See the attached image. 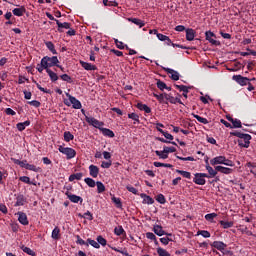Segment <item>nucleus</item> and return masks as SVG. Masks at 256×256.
Returning a JSON list of instances; mask_svg holds the SVG:
<instances>
[{
  "mask_svg": "<svg viewBox=\"0 0 256 256\" xmlns=\"http://www.w3.org/2000/svg\"><path fill=\"white\" fill-rule=\"evenodd\" d=\"M232 137H238V145L239 147H244V149H249V145H251V135L244 134L238 131L230 132Z\"/></svg>",
  "mask_w": 256,
  "mask_h": 256,
  "instance_id": "f257e3e1",
  "label": "nucleus"
},
{
  "mask_svg": "<svg viewBox=\"0 0 256 256\" xmlns=\"http://www.w3.org/2000/svg\"><path fill=\"white\" fill-rule=\"evenodd\" d=\"M210 165H226L227 167H233V161L227 159L225 156H217L210 160Z\"/></svg>",
  "mask_w": 256,
  "mask_h": 256,
  "instance_id": "f03ea898",
  "label": "nucleus"
},
{
  "mask_svg": "<svg viewBox=\"0 0 256 256\" xmlns=\"http://www.w3.org/2000/svg\"><path fill=\"white\" fill-rule=\"evenodd\" d=\"M42 65L46 66L47 69L51 67H56V65L59 63V58L57 56H44L42 59Z\"/></svg>",
  "mask_w": 256,
  "mask_h": 256,
  "instance_id": "7ed1b4c3",
  "label": "nucleus"
},
{
  "mask_svg": "<svg viewBox=\"0 0 256 256\" xmlns=\"http://www.w3.org/2000/svg\"><path fill=\"white\" fill-rule=\"evenodd\" d=\"M58 151L60 153H62L63 155H66V159H68V160L75 159V157L77 155V151H75V149L69 148V147L59 146Z\"/></svg>",
  "mask_w": 256,
  "mask_h": 256,
  "instance_id": "20e7f679",
  "label": "nucleus"
},
{
  "mask_svg": "<svg viewBox=\"0 0 256 256\" xmlns=\"http://www.w3.org/2000/svg\"><path fill=\"white\" fill-rule=\"evenodd\" d=\"M205 39H206V41H208L209 43H211L215 47H219V45H221V42L216 40L217 35H215V33H213L212 31H206L205 32Z\"/></svg>",
  "mask_w": 256,
  "mask_h": 256,
  "instance_id": "39448f33",
  "label": "nucleus"
},
{
  "mask_svg": "<svg viewBox=\"0 0 256 256\" xmlns=\"http://www.w3.org/2000/svg\"><path fill=\"white\" fill-rule=\"evenodd\" d=\"M205 178H209V174L207 173H196L193 178V183L196 185H205L207 180Z\"/></svg>",
  "mask_w": 256,
  "mask_h": 256,
  "instance_id": "423d86ee",
  "label": "nucleus"
},
{
  "mask_svg": "<svg viewBox=\"0 0 256 256\" xmlns=\"http://www.w3.org/2000/svg\"><path fill=\"white\" fill-rule=\"evenodd\" d=\"M171 241H175V236L172 233H166L165 230H161L162 245H169Z\"/></svg>",
  "mask_w": 256,
  "mask_h": 256,
  "instance_id": "0eeeda50",
  "label": "nucleus"
},
{
  "mask_svg": "<svg viewBox=\"0 0 256 256\" xmlns=\"http://www.w3.org/2000/svg\"><path fill=\"white\" fill-rule=\"evenodd\" d=\"M85 121L95 127L96 129H101L103 127V122L95 119L94 117L85 116Z\"/></svg>",
  "mask_w": 256,
  "mask_h": 256,
  "instance_id": "6e6552de",
  "label": "nucleus"
},
{
  "mask_svg": "<svg viewBox=\"0 0 256 256\" xmlns=\"http://www.w3.org/2000/svg\"><path fill=\"white\" fill-rule=\"evenodd\" d=\"M233 81H236L238 85H241V87H245L251 80L247 77H243L242 75H234L232 77Z\"/></svg>",
  "mask_w": 256,
  "mask_h": 256,
  "instance_id": "1a4fd4ad",
  "label": "nucleus"
},
{
  "mask_svg": "<svg viewBox=\"0 0 256 256\" xmlns=\"http://www.w3.org/2000/svg\"><path fill=\"white\" fill-rule=\"evenodd\" d=\"M66 97H68L73 109H81L83 106L81 104V101L77 100L75 96H72L69 93H66Z\"/></svg>",
  "mask_w": 256,
  "mask_h": 256,
  "instance_id": "9d476101",
  "label": "nucleus"
},
{
  "mask_svg": "<svg viewBox=\"0 0 256 256\" xmlns=\"http://www.w3.org/2000/svg\"><path fill=\"white\" fill-rule=\"evenodd\" d=\"M161 69H163L164 71H166V73H169L170 79H172V81H179V72L171 69V68H165V67H161Z\"/></svg>",
  "mask_w": 256,
  "mask_h": 256,
  "instance_id": "9b49d317",
  "label": "nucleus"
},
{
  "mask_svg": "<svg viewBox=\"0 0 256 256\" xmlns=\"http://www.w3.org/2000/svg\"><path fill=\"white\" fill-rule=\"evenodd\" d=\"M211 247H214V249H217L218 251H220L222 253L223 251H225V249H227V244H225L222 241H214L211 244Z\"/></svg>",
  "mask_w": 256,
  "mask_h": 256,
  "instance_id": "f8f14e48",
  "label": "nucleus"
},
{
  "mask_svg": "<svg viewBox=\"0 0 256 256\" xmlns=\"http://www.w3.org/2000/svg\"><path fill=\"white\" fill-rule=\"evenodd\" d=\"M56 24L58 26V33H63V29H71V23L63 22L61 23L59 20H56Z\"/></svg>",
  "mask_w": 256,
  "mask_h": 256,
  "instance_id": "ddd939ff",
  "label": "nucleus"
},
{
  "mask_svg": "<svg viewBox=\"0 0 256 256\" xmlns=\"http://www.w3.org/2000/svg\"><path fill=\"white\" fill-rule=\"evenodd\" d=\"M80 65L81 67H83V69H85V71H97V66L89 63V62H85V61H80Z\"/></svg>",
  "mask_w": 256,
  "mask_h": 256,
  "instance_id": "4468645a",
  "label": "nucleus"
},
{
  "mask_svg": "<svg viewBox=\"0 0 256 256\" xmlns=\"http://www.w3.org/2000/svg\"><path fill=\"white\" fill-rule=\"evenodd\" d=\"M18 221L21 225H29V219L27 218V214L25 212H18Z\"/></svg>",
  "mask_w": 256,
  "mask_h": 256,
  "instance_id": "2eb2a0df",
  "label": "nucleus"
},
{
  "mask_svg": "<svg viewBox=\"0 0 256 256\" xmlns=\"http://www.w3.org/2000/svg\"><path fill=\"white\" fill-rule=\"evenodd\" d=\"M27 203V198L23 194H20L16 197V203L14 204V207H23Z\"/></svg>",
  "mask_w": 256,
  "mask_h": 256,
  "instance_id": "dca6fc26",
  "label": "nucleus"
},
{
  "mask_svg": "<svg viewBox=\"0 0 256 256\" xmlns=\"http://www.w3.org/2000/svg\"><path fill=\"white\" fill-rule=\"evenodd\" d=\"M89 173L90 176L93 177V179H97V177H99V167L91 164L89 166Z\"/></svg>",
  "mask_w": 256,
  "mask_h": 256,
  "instance_id": "f3484780",
  "label": "nucleus"
},
{
  "mask_svg": "<svg viewBox=\"0 0 256 256\" xmlns=\"http://www.w3.org/2000/svg\"><path fill=\"white\" fill-rule=\"evenodd\" d=\"M26 11L27 10L25 9V6H21L20 8H14L12 10V13L16 17H23V15H25Z\"/></svg>",
  "mask_w": 256,
  "mask_h": 256,
  "instance_id": "a211bd4d",
  "label": "nucleus"
},
{
  "mask_svg": "<svg viewBox=\"0 0 256 256\" xmlns=\"http://www.w3.org/2000/svg\"><path fill=\"white\" fill-rule=\"evenodd\" d=\"M102 135H104V137H109L110 139H113V137H115V132H113L111 129L109 128H99Z\"/></svg>",
  "mask_w": 256,
  "mask_h": 256,
  "instance_id": "6ab92c4d",
  "label": "nucleus"
},
{
  "mask_svg": "<svg viewBox=\"0 0 256 256\" xmlns=\"http://www.w3.org/2000/svg\"><path fill=\"white\" fill-rule=\"evenodd\" d=\"M215 169L216 171H218L219 173H223L224 175H231V173H233V169L223 166H216Z\"/></svg>",
  "mask_w": 256,
  "mask_h": 256,
  "instance_id": "aec40b11",
  "label": "nucleus"
},
{
  "mask_svg": "<svg viewBox=\"0 0 256 256\" xmlns=\"http://www.w3.org/2000/svg\"><path fill=\"white\" fill-rule=\"evenodd\" d=\"M195 33L193 28L186 29V41H193L195 39Z\"/></svg>",
  "mask_w": 256,
  "mask_h": 256,
  "instance_id": "412c9836",
  "label": "nucleus"
},
{
  "mask_svg": "<svg viewBox=\"0 0 256 256\" xmlns=\"http://www.w3.org/2000/svg\"><path fill=\"white\" fill-rule=\"evenodd\" d=\"M46 73H48V76L52 83H55V81H59V76L57 75V73L53 72V70H51L50 68L47 69Z\"/></svg>",
  "mask_w": 256,
  "mask_h": 256,
  "instance_id": "4be33fe9",
  "label": "nucleus"
},
{
  "mask_svg": "<svg viewBox=\"0 0 256 256\" xmlns=\"http://www.w3.org/2000/svg\"><path fill=\"white\" fill-rule=\"evenodd\" d=\"M140 197L143 199V203H146L147 205H153L155 203V200L151 198V196H148L147 194H140Z\"/></svg>",
  "mask_w": 256,
  "mask_h": 256,
  "instance_id": "5701e85b",
  "label": "nucleus"
},
{
  "mask_svg": "<svg viewBox=\"0 0 256 256\" xmlns=\"http://www.w3.org/2000/svg\"><path fill=\"white\" fill-rule=\"evenodd\" d=\"M128 21L130 23H134V25H137L138 27H145V22L139 18H128Z\"/></svg>",
  "mask_w": 256,
  "mask_h": 256,
  "instance_id": "b1692460",
  "label": "nucleus"
},
{
  "mask_svg": "<svg viewBox=\"0 0 256 256\" xmlns=\"http://www.w3.org/2000/svg\"><path fill=\"white\" fill-rule=\"evenodd\" d=\"M206 170L208 171V179H211L213 177L217 176V169H213L210 165H206Z\"/></svg>",
  "mask_w": 256,
  "mask_h": 256,
  "instance_id": "393cba45",
  "label": "nucleus"
},
{
  "mask_svg": "<svg viewBox=\"0 0 256 256\" xmlns=\"http://www.w3.org/2000/svg\"><path fill=\"white\" fill-rule=\"evenodd\" d=\"M136 107L140 111H144L145 113H151V108H149V106H147V104H143V103L139 102V103H137Z\"/></svg>",
  "mask_w": 256,
  "mask_h": 256,
  "instance_id": "a878e982",
  "label": "nucleus"
},
{
  "mask_svg": "<svg viewBox=\"0 0 256 256\" xmlns=\"http://www.w3.org/2000/svg\"><path fill=\"white\" fill-rule=\"evenodd\" d=\"M81 179H83V173L79 172V173H74V174H71L69 176V181L72 182V181H81Z\"/></svg>",
  "mask_w": 256,
  "mask_h": 256,
  "instance_id": "bb28decb",
  "label": "nucleus"
},
{
  "mask_svg": "<svg viewBox=\"0 0 256 256\" xmlns=\"http://www.w3.org/2000/svg\"><path fill=\"white\" fill-rule=\"evenodd\" d=\"M12 161L15 165H19L20 167L24 168V169H27V165L29 163H27V160H19V159H15V158H12Z\"/></svg>",
  "mask_w": 256,
  "mask_h": 256,
  "instance_id": "cd10ccee",
  "label": "nucleus"
},
{
  "mask_svg": "<svg viewBox=\"0 0 256 256\" xmlns=\"http://www.w3.org/2000/svg\"><path fill=\"white\" fill-rule=\"evenodd\" d=\"M45 45L53 55H57V50L55 49V44H53V42L47 41L45 42Z\"/></svg>",
  "mask_w": 256,
  "mask_h": 256,
  "instance_id": "c85d7f7f",
  "label": "nucleus"
},
{
  "mask_svg": "<svg viewBox=\"0 0 256 256\" xmlns=\"http://www.w3.org/2000/svg\"><path fill=\"white\" fill-rule=\"evenodd\" d=\"M69 201H71V203H80V205L83 203V198L81 196H77L75 194H72L70 196Z\"/></svg>",
  "mask_w": 256,
  "mask_h": 256,
  "instance_id": "c756f323",
  "label": "nucleus"
},
{
  "mask_svg": "<svg viewBox=\"0 0 256 256\" xmlns=\"http://www.w3.org/2000/svg\"><path fill=\"white\" fill-rule=\"evenodd\" d=\"M114 233L117 235V237H121V235H127V233L125 232V229H123V226L115 227Z\"/></svg>",
  "mask_w": 256,
  "mask_h": 256,
  "instance_id": "7c9ffc66",
  "label": "nucleus"
},
{
  "mask_svg": "<svg viewBox=\"0 0 256 256\" xmlns=\"http://www.w3.org/2000/svg\"><path fill=\"white\" fill-rule=\"evenodd\" d=\"M20 249H22V251H23L24 253H26L27 255H31V256L37 255V253H35V251H33L31 248H29V247H27V246H25V245H22V246L20 247Z\"/></svg>",
  "mask_w": 256,
  "mask_h": 256,
  "instance_id": "2f4dec72",
  "label": "nucleus"
},
{
  "mask_svg": "<svg viewBox=\"0 0 256 256\" xmlns=\"http://www.w3.org/2000/svg\"><path fill=\"white\" fill-rule=\"evenodd\" d=\"M73 139H75V136L71 132H69V131L64 132V141L66 143L73 141Z\"/></svg>",
  "mask_w": 256,
  "mask_h": 256,
  "instance_id": "473e14b6",
  "label": "nucleus"
},
{
  "mask_svg": "<svg viewBox=\"0 0 256 256\" xmlns=\"http://www.w3.org/2000/svg\"><path fill=\"white\" fill-rule=\"evenodd\" d=\"M219 224L221 225V227H223V229H231V227H233V222L231 221L229 222V221L221 220Z\"/></svg>",
  "mask_w": 256,
  "mask_h": 256,
  "instance_id": "72a5a7b5",
  "label": "nucleus"
},
{
  "mask_svg": "<svg viewBox=\"0 0 256 256\" xmlns=\"http://www.w3.org/2000/svg\"><path fill=\"white\" fill-rule=\"evenodd\" d=\"M112 202L116 205L117 209H123V203L121 202V198L112 197Z\"/></svg>",
  "mask_w": 256,
  "mask_h": 256,
  "instance_id": "f704fd0d",
  "label": "nucleus"
},
{
  "mask_svg": "<svg viewBox=\"0 0 256 256\" xmlns=\"http://www.w3.org/2000/svg\"><path fill=\"white\" fill-rule=\"evenodd\" d=\"M87 243H88V247H89V245H91L92 247H94V249H99L101 247V245H99V242H97L91 238L87 239Z\"/></svg>",
  "mask_w": 256,
  "mask_h": 256,
  "instance_id": "c9c22d12",
  "label": "nucleus"
},
{
  "mask_svg": "<svg viewBox=\"0 0 256 256\" xmlns=\"http://www.w3.org/2000/svg\"><path fill=\"white\" fill-rule=\"evenodd\" d=\"M194 119H196L199 123H202L203 125L209 124V120H207V118L201 117L197 114H194Z\"/></svg>",
  "mask_w": 256,
  "mask_h": 256,
  "instance_id": "e433bc0d",
  "label": "nucleus"
},
{
  "mask_svg": "<svg viewBox=\"0 0 256 256\" xmlns=\"http://www.w3.org/2000/svg\"><path fill=\"white\" fill-rule=\"evenodd\" d=\"M96 186H97V193H105V184H103V182L97 181Z\"/></svg>",
  "mask_w": 256,
  "mask_h": 256,
  "instance_id": "4c0bfd02",
  "label": "nucleus"
},
{
  "mask_svg": "<svg viewBox=\"0 0 256 256\" xmlns=\"http://www.w3.org/2000/svg\"><path fill=\"white\" fill-rule=\"evenodd\" d=\"M61 233V229L59 227H55L52 231V239H55L56 241L59 239V234Z\"/></svg>",
  "mask_w": 256,
  "mask_h": 256,
  "instance_id": "58836bf2",
  "label": "nucleus"
},
{
  "mask_svg": "<svg viewBox=\"0 0 256 256\" xmlns=\"http://www.w3.org/2000/svg\"><path fill=\"white\" fill-rule=\"evenodd\" d=\"M36 69L38 73H43V71H46L47 73V69L49 68H47V66H45V64H43V61L41 60L40 64H37Z\"/></svg>",
  "mask_w": 256,
  "mask_h": 256,
  "instance_id": "ea45409f",
  "label": "nucleus"
},
{
  "mask_svg": "<svg viewBox=\"0 0 256 256\" xmlns=\"http://www.w3.org/2000/svg\"><path fill=\"white\" fill-rule=\"evenodd\" d=\"M146 238L150 239V241H154L155 245H159V242H157V237L155 236V234H153V232H147Z\"/></svg>",
  "mask_w": 256,
  "mask_h": 256,
  "instance_id": "a19ab883",
  "label": "nucleus"
},
{
  "mask_svg": "<svg viewBox=\"0 0 256 256\" xmlns=\"http://www.w3.org/2000/svg\"><path fill=\"white\" fill-rule=\"evenodd\" d=\"M169 99H171V94H167L165 92L161 93V102L162 103H165V102H166V104L169 103Z\"/></svg>",
  "mask_w": 256,
  "mask_h": 256,
  "instance_id": "79ce46f5",
  "label": "nucleus"
},
{
  "mask_svg": "<svg viewBox=\"0 0 256 256\" xmlns=\"http://www.w3.org/2000/svg\"><path fill=\"white\" fill-rule=\"evenodd\" d=\"M196 235H201L204 239H209V237H211V233L207 230H199Z\"/></svg>",
  "mask_w": 256,
  "mask_h": 256,
  "instance_id": "37998d69",
  "label": "nucleus"
},
{
  "mask_svg": "<svg viewBox=\"0 0 256 256\" xmlns=\"http://www.w3.org/2000/svg\"><path fill=\"white\" fill-rule=\"evenodd\" d=\"M241 127V120L235 118L234 121L232 122V129H241Z\"/></svg>",
  "mask_w": 256,
  "mask_h": 256,
  "instance_id": "c03bdc74",
  "label": "nucleus"
},
{
  "mask_svg": "<svg viewBox=\"0 0 256 256\" xmlns=\"http://www.w3.org/2000/svg\"><path fill=\"white\" fill-rule=\"evenodd\" d=\"M176 173H179V175H182L185 179H191V173L188 171L176 170Z\"/></svg>",
  "mask_w": 256,
  "mask_h": 256,
  "instance_id": "a18cd8bd",
  "label": "nucleus"
},
{
  "mask_svg": "<svg viewBox=\"0 0 256 256\" xmlns=\"http://www.w3.org/2000/svg\"><path fill=\"white\" fill-rule=\"evenodd\" d=\"M168 103H171L172 105H175L177 103H179L180 105H183V102L181 101L180 98H177V97L175 98L173 96H170Z\"/></svg>",
  "mask_w": 256,
  "mask_h": 256,
  "instance_id": "49530a36",
  "label": "nucleus"
},
{
  "mask_svg": "<svg viewBox=\"0 0 256 256\" xmlns=\"http://www.w3.org/2000/svg\"><path fill=\"white\" fill-rule=\"evenodd\" d=\"M60 79H62V81H66V83H73V78H71L69 74L60 75Z\"/></svg>",
  "mask_w": 256,
  "mask_h": 256,
  "instance_id": "de8ad7c7",
  "label": "nucleus"
},
{
  "mask_svg": "<svg viewBox=\"0 0 256 256\" xmlns=\"http://www.w3.org/2000/svg\"><path fill=\"white\" fill-rule=\"evenodd\" d=\"M76 239L77 245H85L86 247H89V243L85 242V240H83L81 236L76 235Z\"/></svg>",
  "mask_w": 256,
  "mask_h": 256,
  "instance_id": "09e8293b",
  "label": "nucleus"
},
{
  "mask_svg": "<svg viewBox=\"0 0 256 256\" xmlns=\"http://www.w3.org/2000/svg\"><path fill=\"white\" fill-rule=\"evenodd\" d=\"M84 182L86 183V185H88V187H95V185L97 184V182H95L93 178H85Z\"/></svg>",
  "mask_w": 256,
  "mask_h": 256,
  "instance_id": "8fccbe9b",
  "label": "nucleus"
},
{
  "mask_svg": "<svg viewBox=\"0 0 256 256\" xmlns=\"http://www.w3.org/2000/svg\"><path fill=\"white\" fill-rule=\"evenodd\" d=\"M161 41L164 42L165 45H173V42L169 39V36L161 35Z\"/></svg>",
  "mask_w": 256,
  "mask_h": 256,
  "instance_id": "3c124183",
  "label": "nucleus"
},
{
  "mask_svg": "<svg viewBox=\"0 0 256 256\" xmlns=\"http://www.w3.org/2000/svg\"><path fill=\"white\" fill-rule=\"evenodd\" d=\"M128 118L132 119V121H134V125H135V123H139V115H137L136 113L128 114Z\"/></svg>",
  "mask_w": 256,
  "mask_h": 256,
  "instance_id": "603ef678",
  "label": "nucleus"
},
{
  "mask_svg": "<svg viewBox=\"0 0 256 256\" xmlns=\"http://www.w3.org/2000/svg\"><path fill=\"white\" fill-rule=\"evenodd\" d=\"M79 217H83L84 219H87L88 221H93V214L89 211L84 213V215L79 214Z\"/></svg>",
  "mask_w": 256,
  "mask_h": 256,
  "instance_id": "864d4df0",
  "label": "nucleus"
},
{
  "mask_svg": "<svg viewBox=\"0 0 256 256\" xmlns=\"http://www.w3.org/2000/svg\"><path fill=\"white\" fill-rule=\"evenodd\" d=\"M26 169L28 171H34V173H39V168H37V166H35L33 164L26 165Z\"/></svg>",
  "mask_w": 256,
  "mask_h": 256,
  "instance_id": "5fc2aeb1",
  "label": "nucleus"
},
{
  "mask_svg": "<svg viewBox=\"0 0 256 256\" xmlns=\"http://www.w3.org/2000/svg\"><path fill=\"white\" fill-rule=\"evenodd\" d=\"M127 191H129V193H133V195H139V191L137 190V188L129 185L126 186Z\"/></svg>",
  "mask_w": 256,
  "mask_h": 256,
  "instance_id": "6e6d98bb",
  "label": "nucleus"
},
{
  "mask_svg": "<svg viewBox=\"0 0 256 256\" xmlns=\"http://www.w3.org/2000/svg\"><path fill=\"white\" fill-rule=\"evenodd\" d=\"M246 167H248V169H250V173H252V175H256V173H255L254 170H253V169H255V167H256V164H255V163H253V162H248V163L246 164Z\"/></svg>",
  "mask_w": 256,
  "mask_h": 256,
  "instance_id": "4d7b16f0",
  "label": "nucleus"
},
{
  "mask_svg": "<svg viewBox=\"0 0 256 256\" xmlns=\"http://www.w3.org/2000/svg\"><path fill=\"white\" fill-rule=\"evenodd\" d=\"M96 240L99 245H102V247H105V245H107V240L103 238V236H98Z\"/></svg>",
  "mask_w": 256,
  "mask_h": 256,
  "instance_id": "13d9d810",
  "label": "nucleus"
},
{
  "mask_svg": "<svg viewBox=\"0 0 256 256\" xmlns=\"http://www.w3.org/2000/svg\"><path fill=\"white\" fill-rule=\"evenodd\" d=\"M114 43L117 49H125V47H127V45H125L123 42L119 41L118 39H115Z\"/></svg>",
  "mask_w": 256,
  "mask_h": 256,
  "instance_id": "bf43d9fd",
  "label": "nucleus"
},
{
  "mask_svg": "<svg viewBox=\"0 0 256 256\" xmlns=\"http://www.w3.org/2000/svg\"><path fill=\"white\" fill-rule=\"evenodd\" d=\"M19 181H22V183H26L27 185H31V178L29 176H21L19 178Z\"/></svg>",
  "mask_w": 256,
  "mask_h": 256,
  "instance_id": "052dcab7",
  "label": "nucleus"
},
{
  "mask_svg": "<svg viewBox=\"0 0 256 256\" xmlns=\"http://www.w3.org/2000/svg\"><path fill=\"white\" fill-rule=\"evenodd\" d=\"M111 165H113V162L111 160L102 161V163H101L102 169H109V167H111Z\"/></svg>",
  "mask_w": 256,
  "mask_h": 256,
  "instance_id": "680f3d73",
  "label": "nucleus"
},
{
  "mask_svg": "<svg viewBox=\"0 0 256 256\" xmlns=\"http://www.w3.org/2000/svg\"><path fill=\"white\" fill-rule=\"evenodd\" d=\"M215 217H217L216 213H210L205 215L206 221H210L211 223H213V219H215Z\"/></svg>",
  "mask_w": 256,
  "mask_h": 256,
  "instance_id": "e2e57ef3",
  "label": "nucleus"
},
{
  "mask_svg": "<svg viewBox=\"0 0 256 256\" xmlns=\"http://www.w3.org/2000/svg\"><path fill=\"white\" fill-rule=\"evenodd\" d=\"M27 103H28V105H31L32 107H36V108L41 107V102H39L37 100L28 101Z\"/></svg>",
  "mask_w": 256,
  "mask_h": 256,
  "instance_id": "0e129e2a",
  "label": "nucleus"
},
{
  "mask_svg": "<svg viewBox=\"0 0 256 256\" xmlns=\"http://www.w3.org/2000/svg\"><path fill=\"white\" fill-rule=\"evenodd\" d=\"M33 83L36 84L37 89H39V91H42V93H50V90L43 88L39 83H37V81L33 80Z\"/></svg>",
  "mask_w": 256,
  "mask_h": 256,
  "instance_id": "69168bd1",
  "label": "nucleus"
},
{
  "mask_svg": "<svg viewBox=\"0 0 256 256\" xmlns=\"http://www.w3.org/2000/svg\"><path fill=\"white\" fill-rule=\"evenodd\" d=\"M163 151H164V153H175V151H177V149H175V147H173V146H171V147L164 146Z\"/></svg>",
  "mask_w": 256,
  "mask_h": 256,
  "instance_id": "338daca9",
  "label": "nucleus"
},
{
  "mask_svg": "<svg viewBox=\"0 0 256 256\" xmlns=\"http://www.w3.org/2000/svg\"><path fill=\"white\" fill-rule=\"evenodd\" d=\"M174 87H175L176 89H179L180 91H182V93H183L184 91H187V89H189V87H187V86H185V85H177V84H175Z\"/></svg>",
  "mask_w": 256,
  "mask_h": 256,
  "instance_id": "774afa93",
  "label": "nucleus"
}]
</instances>
